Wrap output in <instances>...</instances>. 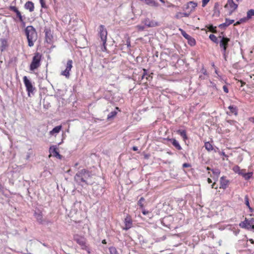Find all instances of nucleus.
<instances>
[{
  "instance_id": "obj_1",
  "label": "nucleus",
  "mask_w": 254,
  "mask_h": 254,
  "mask_svg": "<svg viewBox=\"0 0 254 254\" xmlns=\"http://www.w3.org/2000/svg\"><path fill=\"white\" fill-rule=\"evenodd\" d=\"M93 174L88 170L83 169L78 171L74 176V181L82 187L92 185L94 182L92 179Z\"/></svg>"
},
{
  "instance_id": "obj_2",
  "label": "nucleus",
  "mask_w": 254,
  "mask_h": 254,
  "mask_svg": "<svg viewBox=\"0 0 254 254\" xmlns=\"http://www.w3.org/2000/svg\"><path fill=\"white\" fill-rule=\"evenodd\" d=\"M24 32L27 39L28 46L30 47H33L38 38L35 28L33 26L29 25L25 28Z\"/></svg>"
},
{
  "instance_id": "obj_3",
  "label": "nucleus",
  "mask_w": 254,
  "mask_h": 254,
  "mask_svg": "<svg viewBox=\"0 0 254 254\" xmlns=\"http://www.w3.org/2000/svg\"><path fill=\"white\" fill-rule=\"evenodd\" d=\"M98 35L100 38L101 42H102V51H105L107 50L106 48V42H107V31L103 25H100L99 27Z\"/></svg>"
},
{
  "instance_id": "obj_4",
  "label": "nucleus",
  "mask_w": 254,
  "mask_h": 254,
  "mask_svg": "<svg viewBox=\"0 0 254 254\" xmlns=\"http://www.w3.org/2000/svg\"><path fill=\"white\" fill-rule=\"evenodd\" d=\"M42 56L39 53H36L32 58V62L30 65V70L34 71L41 65Z\"/></svg>"
},
{
  "instance_id": "obj_5",
  "label": "nucleus",
  "mask_w": 254,
  "mask_h": 254,
  "mask_svg": "<svg viewBox=\"0 0 254 254\" xmlns=\"http://www.w3.org/2000/svg\"><path fill=\"white\" fill-rule=\"evenodd\" d=\"M239 226L242 228L252 230L254 228V218H246L244 221L239 224Z\"/></svg>"
},
{
  "instance_id": "obj_6",
  "label": "nucleus",
  "mask_w": 254,
  "mask_h": 254,
  "mask_svg": "<svg viewBox=\"0 0 254 254\" xmlns=\"http://www.w3.org/2000/svg\"><path fill=\"white\" fill-rule=\"evenodd\" d=\"M233 170L239 175H242L246 180H249L253 175L252 172L246 173L245 170L240 169V168L238 166H235L233 168Z\"/></svg>"
},
{
  "instance_id": "obj_7",
  "label": "nucleus",
  "mask_w": 254,
  "mask_h": 254,
  "mask_svg": "<svg viewBox=\"0 0 254 254\" xmlns=\"http://www.w3.org/2000/svg\"><path fill=\"white\" fill-rule=\"evenodd\" d=\"M23 79L28 95V96H30V94L33 93V91L35 90V88L33 86L31 81L28 79L26 76H24Z\"/></svg>"
},
{
  "instance_id": "obj_8",
  "label": "nucleus",
  "mask_w": 254,
  "mask_h": 254,
  "mask_svg": "<svg viewBox=\"0 0 254 254\" xmlns=\"http://www.w3.org/2000/svg\"><path fill=\"white\" fill-rule=\"evenodd\" d=\"M197 6V3L194 1H190L184 5L183 8L184 10H188L190 12V14L193 12Z\"/></svg>"
},
{
  "instance_id": "obj_9",
  "label": "nucleus",
  "mask_w": 254,
  "mask_h": 254,
  "mask_svg": "<svg viewBox=\"0 0 254 254\" xmlns=\"http://www.w3.org/2000/svg\"><path fill=\"white\" fill-rule=\"evenodd\" d=\"M218 38L220 39V41L219 42L220 47L222 49V52L225 53L226 52L228 43L230 41V39L221 36H219Z\"/></svg>"
},
{
  "instance_id": "obj_10",
  "label": "nucleus",
  "mask_w": 254,
  "mask_h": 254,
  "mask_svg": "<svg viewBox=\"0 0 254 254\" xmlns=\"http://www.w3.org/2000/svg\"><path fill=\"white\" fill-rule=\"evenodd\" d=\"M73 239L80 246L82 249L87 246L86 240L84 237L78 235H75L73 237Z\"/></svg>"
},
{
  "instance_id": "obj_11",
  "label": "nucleus",
  "mask_w": 254,
  "mask_h": 254,
  "mask_svg": "<svg viewBox=\"0 0 254 254\" xmlns=\"http://www.w3.org/2000/svg\"><path fill=\"white\" fill-rule=\"evenodd\" d=\"M9 10L14 12L17 17L19 18V21L22 23L23 26H25V23L24 21L23 16H22L21 12L18 10L16 7L14 6H10L9 8Z\"/></svg>"
},
{
  "instance_id": "obj_12",
  "label": "nucleus",
  "mask_w": 254,
  "mask_h": 254,
  "mask_svg": "<svg viewBox=\"0 0 254 254\" xmlns=\"http://www.w3.org/2000/svg\"><path fill=\"white\" fill-rule=\"evenodd\" d=\"M142 23L147 27H153L159 25V23L154 20H150L148 18H146L142 21Z\"/></svg>"
},
{
  "instance_id": "obj_13",
  "label": "nucleus",
  "mask_w": 254,
  "mask_h": 254,
  "mask_svg": "<svg viewBox=\"0 0 254 254\" xmlns=\"http://www.w3.org/2000/svg\"><path fill=\"white\" fill-rule=\"evenodd\" d=\"M229 183V181L226 179V177L222 176L220 179V186L219 188L225 190L227 187Z\"/></svg>"
},
{
  "instance_id": "obj_14",
  "label": "nucleus",
  "mask_w": 254,
  "mask_h": 254,
  "mask_svg": "<svg viewBox=\"0 0 254 254\" xmlns=\"http://www.w3.org/2000/svg\"><path fill=\"white\" fill-rule=\"evenodd\" d=\"M45 39L48 43H51L52 42L53 35L50 29H45Z\"/></svg>"
},
{
  "instance_id": "obj_15",
  "label": "nucleus",
  "mask_w": 254,
  "mask_h": 254,
  "mask_svg": "<svg viewBox=\"0 0 254 254\" xmlns=\"http://www.w3.org/2000/svg\"><path fill=\"white\" fill-rule=\"evenodd\" d=\"M49 152L50 153H53L54 156L61 158L62 156L58 151L56 146L53 145L51 146L49 148Z\"/></svg>"
},
{
  "instance_id": "obj_16",
  "label": "nucleus",
  "mask_w": 254,
  "mask_h": 254,
  "mask_svg": "<svg viewBox=\"0 0 254 254\" xmlns=\"http://www.w3.org/2000/svg\"><path fill=\"white\" fill-rule=\"evenodd\" d=\"M125 227L123 228L124 230H127L132 227V221L129 217H127L125 218Z\"/></svg>"
},
{
  "instance_id": "obj_17",
  "label": "nucleus",
  "mask_w": 254,
  "mask_h": 254,
  "mask_svg": "<svg viewBox=\"0 0 254 254\" xmlns=\"http://www.w3.org/2000/svg\"><path fill=\"white\" fill-rule=\"evenodd\" d=\"M7 41L6 39L1 38L0 39V50L1 52L4 51L7 47Z\"/></svg>"
},
{
  "instance_id": "obj_18",
  "label": "nucleus",
  "mask_w": 254,
  "mask_h": 254,
  "mask_svg": "<svg viewBox=\"0 0 254 254\" xmlns=\"http://www.w3.org/2000/svg\"><path fill=\"white\" fill-rule=\"evenodd\" d=\"M34 215L37 221L40 223L42 224L43 222V214L40 211H35Z\"/></svg>"
},
{
  "instance_id": "obj_19",
  "label": "nucleus",
  "mask_w": 254,
  "mask_h": 254,
  "mask_svg": "<svg viewBox=\"0 0 254 254\" xmlns=\"http://www.w3.org/2000/svg\"><path fill=\"white\" fill-rule=\"evenodd\" d=\"M168 140L170 141L172 145L178 150H181L182 148L180 145L179 142L175 138H169Z\"/></svg>"
},
{
  "instance_id": "obj_20",
  "label": "nucleus",
  "mask_w": 254,
  "mask_h": 254,
  "mask_svg": "<svg viewBox=\"0 0 254 254\" xmlns=\"http://www.w3.org/2000/svg\"><path fill=\"white\" fill-rule=\"evenodd\" d=\"M190 15V12H178L176 13L175 17L176 19H181L183 17H188Z\"/></svg>"
},
{
  "instance_id": "obj_21",
  "label": "nucleus",
  "mask_w": 254,
  "mask_h": 254,
  "mask_svg": "<svg viewBox=\"0 0 254 254\" xmlns=\"http://www.w3.org/2000/svg\"><path fill=\"white\" fill-rule=\"evenodd\" d=\"M24 7L25 9H28L30 12H32L34 9V5L32 1H28L25 3Z\"/></svg>"
},
{
  "instance_id": "obj_22",
  "label": "nucleus",
  "mask_w": 254,
  "mask_h": 254,
  "mask_svg": "<svg viewBox=\"0 0 254 254\" xmlns=\"http://www.w3.org/2000/svg\"><path fill=\"white\" fill-rule=\"evenodd\" d=\"M234 22V20L229 19L226 18L225 22L222 24L219 25V27L220 28H225L230 25L232 24Z\"/></svg>"
},
{
  "instance_id": "obj_23",
  "label": "nucleus",
  "mask_w": 254,
  "mask_h": 254,
  "mask_svg": "<svg viewBox=\"0 0 254 254\" xmlns=\"http://www.w3.org/2000/svg\"><path fill=\"white\" fill-rule=\"evenodd\" d=\"M62 127V126H58L55 127L52 130L50 131L49 134L51 135H56V134L60 132Z\"/></svg>"
},
{
  "instance_id": "obj_24",
  "label": "nucleus",
  "mask_w": 254,
  "mask_h": 254,
  "mask_svg": "<svg viewBox=\"0 0 254 254\" xmlns=\"http://www.w3.org/2000/svg\"><path fill=\"white\" fill-rule=\"evenodd\" d=\"M227 4L229 5L231 8L233 9L232 12L236 9L238 7V4H236L233 0H228Z\"/></svg>"
},
{
  "instance_id": "obj_25",
  "label": "nucleus",
  "mask_w": 254,
  "mask_h": 254,
  "mask_svg": "<svg viewBox=\"0 0 254 254\" xmlns=\"http://www.w3.org/2000/svg\"><path fill=\"white\" fill-rule=\"evenodd\" d=\"M228 109L230 110L231 114H233L235 116L238 115V109L236 106L230 105L228 107Z\"/></svg>"
},
{
  "instance_id": "obj_26",
  "label": "nucleus",
  "mask_w": 254,
  "mask_h": 254,
  "mask_svg": "<svg viewBox=\"0 0 254 254\" xmlns=\"http://www.w3.org/2000/svg\"><path fill=\"white\" fill-rule=\"evenodd\" d=\"M177 132L183 137L184 140H186L188 138L186 131L185 130L179 129L177 131Z\"/></svg>"
},
{
  "instance_id": "obj_27",
  "label": "nucleus",
  "mask_w": 254,
  "mask_h": 254,
  "mask_svg": "<svg viewBox=\"0 0 254 254\" xmlns=\"http://www.w3.org/2000/svg\"><path fill=\"white\" fill-rule=\"evenodd\" d=\"M211 171L214 176L216 177V180H218L220 174V171L218 169H212Z\"/></svg>"
},
{
  "instance_id": "obj_28",
  "label": "nucleus",
  "mask_w": 254,
  "mask_h": 254,
  "mask_svg": "<svg viewBox=\"0 0 254 254\" xmlns=\"http://www.w3.org/2000/svg\"><path fill=\"white\" fill-rule=\"evenodd\" d=\"M204 146L205 149L208 151H212L213 149V147L212 145V144L209 143V142H206L205 143Z\"/></svg>"
},
{
  "instance_id": "obj_29",
  "label": "nucleus",
  "mask_w": 254,
  "mask_h": 254,
  "mask_svg": "<svg viewBox=\"0 0 254 254\" xmlns=\"http://www.w3.org/2000/svg\"><path fill=\"white\" fill-rule=\"evenodd\" d=\"M209 38L214 43H215L216 44H218L219 43L218 38L216 37V36L215 35H214V34H210L209 36Z\"/></svg>"
},
{
  "instance_id": "obj_30",
  "label": "nucleus",
  "mask_w": 254,
  "mask_h": 254,
  "mask_svg": "<svg viewBox=\"0 0 254 254\" xmlns=\"http://www.w3.org/2000/svg\"><path fill=\"white\" fill-rule=\"evenodd\" d=\"M245 201L246 205L248 206V207L250 209V211L252 212L253 211V209L250 206V203H249V197H248V196L247 195H245Z\"/></svg>"
},
{
  "instance_id": "obj_31",
  "label": "nucleus",
  "mask_w": 254,
  "mask_h": 254,
  "mask_svg": "<svg viewBox=\"0 0 254 254\" xmlns=\"http://www.w3.org/2000/svg\"><path fill=\"white\" fill-rule=\"evenodd\" d=\"M72 67V61L71 60H69L67 62L65 69L68 70L69 71H70Z\"/></svg>"
},
{
  "instance_id": "obj_32",
  "label": "nucleus",
  "mask_w": 254,
  "mask_h": 254,
  "mask_svg": "<svg viewBox=\"0 0 254 254\" xmlns=\"http://www.w3.org/2000/svg\"><path fill=\"white\" fill-rule=\"evenodd\" d=\"M188 42L191 46H194L196 43L195 39L191 36L188 39Z\"/></svg>"
},
{
  "instance_id": "obj_33",
  "label": "nucleus",
  "mask_w": 254,
  "mask_h": 254,
  "mask_svg": "<svg viewBox=\"0 0 254 254\" xmlns=\"http://www.w3.org/2000/svg\"><path fill=\"white\" fill-rule=\"evenodd\" d=\"M117 114V112L116 111H114L111 112L109 114V115L107 116V119L108 120H111L114 118Z\"/></svg>"
},
{
  "instance_id": "obj_34",
  "label": "nucleus",
  "mask_w": 254,
  "mask_h": 254,
  "mask_svg": "<svg viewBox=\"0 0 254 254\" xmlns=\"http://www.w3.org/2000/svg\"><path fill=\"white\" fill-rule=\"evenodd\" d=\"M247 18L251 19L252 16H254V9H251L249 10L247 13Z\"/></svg>"
},
{
  "instance_id": "obj_35",
  "label": "nucleus",
  "mask_w": 254,
  "mask_h": 254,
  "mask_svg": "<svg viewBox=\"0 0 254 254\" xmlns=\"http://www.w3.org/2000/svg\"><path fill=\"white\" fill-rule=\"evenodd\" d=\"M109 252L110 254H119L116 249V248L114 247H110Z\"/></svg>"
},
{
  "instance_id": "obj_36",
  "label": "nucleus",
  "mask_w": 254,
  "mask_h": 254,
  "mask_svg": "<svg viewBox=\"0 0 254 254\" xmlns=\"http://www.w3.org/2000/svg\"><path fill=\"white\" fill-rule=\"evenodd\" d=\"M145 201V199L143 197H141L139 200H138V202H137V204L140 207V208L141 209L143 208V207H144V205H143V202Z\"/></svg>"
},
{
  "instance_id": "obj_37",
  "label": "nucleus",
  "mask_w": 254,
  "mask_h": 254,
  "mask_svg": "<svg viewBox=\"0 0 254 254\" xmlns=\"http://www.w3.org/2000/svg\"><path fill=\"white\" fill-rule=\"evenodd\" d=\"M69 71L68 70L65 69L62 72L61 74L65 76L66 78H68L69 77Z\"/></svg>"
},
{
  "instance_id": "obj_38",
  "label": "nucleus",
  "mask_w": 254,
  "mask_h": 254,
  "mask_svg": "<svg viewBox=\"0 0 254 254\" xmlns=\"http://www.w3.org/2000/svg\"><path fill=\"white\" fill-rule=\"evenodd\" d=\"M210 0H202V6L204 7L208 3Z\"/></svg>"
},
{
  "instance_id": "obj_39",
  "label": "nucleus",
  "mask_w": 254,
  "mask_h": 254,
  "mask_svg": "<svg viewBox=\"0 0 254 254\" xmlns=\"http://www.w3.org/2000/svg\"><path fill=\"white\" fill-rule=\"evenodd\" d=\"M136 27H137V29L140 31H143L145 29L144 26H142V25H137Z\"/></svg>"
},
{
  "instance_id": "obj_40",
  "label": "nucleus",
  "mask_w": 254,
  "mask_h": 254,
  "mask_svg": "<svg viewBox=\"0 0 254 254\" xmlns=\"http://www.w3.org/2000/svg\"><path fill=\"white\" fill-rule=\"evenodd\" d=\"M82 250H85L88 254L90 253V249L87 245L83 248Z\"/></svg>"
},
{
  "instance_id": "obj_41",
  "label": "nucleus",
  "mask_w": 254,
  "mask_h": 254,
  "mask_svg": "<svg viewBox=\"0 0 254 254\" xmlns=\"http://www.w3.org/2000/svg\"><path fill=\"white\" fill-rule=\"evenodd\" d=\"M146 75H147V70L143 69V73L142 75L141 79H143L144 78H145Z\"/></svg>"
},
{
  "instance_id": "obj_42",
  "label": "nucleus",
  "mask_w": 254,
  "mask_h": 254,
  "mask_svg": "<svg viewBox=\"0 0 254 254\" xmlns=\"http://www.w3.org/2000/svg\"><path fill=\"white\" fill-rule=\"evenodd\" d=\"M227 123L231 125H234L236 124V122L234 120H228L227 121Z\"/></svg>"
},
{
  "instance_id": "obj_43",
  "label": "nucleus",
  "mask_w": 254,
  "mask_h": 254,
  "mask_svg": "<svg viewBox=\"0 0 254 254\" xmlns=\"http://www.w3.org/2000/svg\"><path fill=\"white\" fill-rule=\"evenodd\" d=\"M223 89L225 93H228L229 90H228V88H227V87L226 85H224L223 86Z\"/></svg>"
},
{
  "instance_id": "obj_44",
  "label": "nucleus",
  "mask_w": 254,
  "mask_h": 254,
  "mask_svg": "<svg viewBox=\"0 0 254 254\" xmlns=\"http://www.w3.org/2000/svg\"><path fill=\"white\" fill-rule=\"evenodd\" d=\"M142 213H143V214L146 215H147V214H148L149 213V212L147 210H145L144 209H142Z\"/></svg>"
},
{
  "instance_id": "obj_45",
  "label": "nucleus",
  "mask_w": 254,
  "mask_h": 254,
  "mask_svg": "<svg viewBox=\"0 0 254 254\" xmlns=\"http://www.w3.org/2000/svg\"><path fill=\"white\" fill-rule=\"evenodd\" d=\"M249 19V18H247V16L246 17H244V18H242L241 19H240V21L242 22H245L247 20Z\"/></svg>"
},
{
  "instance_id": "obj_46",
  "label": "nucleus",
  "mask_w": 254,
  "mask_h": 254,
  "mask_svg": "<svg viewBox=\"0 0 254 254\" xmlns=\"http://www.w3.org/2000/svg\"><path fill=\"white\" fill-rule=\"evenodd\" d=\"M211 188L215 189H218L217 186H216V182H214L212 184V185H211Z\"/></svg>"
},
{
  "instance_id": "obj_47",
  "label": "nucleus",
  "mask_w": 254,
  "mask_h": 254,
  "mask_svg": "<svg viewBox=\"0 0 254 254\" xmlns=\"http://www.w3.org/2000/svg\"><path fill=\"white\" fill-rule=\"evenodd\" d=\"M201 71H202V73H203V74H204V75H206V76L207 75V71L205 69H204V68H202L201 69Z\"/></svg>"
},
{
  "instance_id": "obj_48",
  "label": "nucleus",
  "mask_w": 254,
  "mask_h": 254,
  "mask_svg": "<svg viewBox=\"0 0 254 254\" xmlns=\"http://www.w3.org/2000/svg\"><path fill=\"white\" fill-rule=\"evenodd\" d=\"M183 167L184 168L190 167V165L189 163H184L183 165Z\"/></svg>"
},
{
  "instance_id": "obj_49",
  "label": "nucleus",
  "mask_w": 254,
  "mask_h": 254,
  "mask_svg": "<svg viewBox=\"0 0 254 254\" xmlns=\"http://www.w3.org/2000/svg\"><path fill=\"white\" fill-rule=\"evenodd\" d=\"M238 81L241 83V87L243 86L244 85L246 84V82H245L244 81H243L242 80H238Z\"/></svg>"
},
{
  "instance_id": "obj_50",
  "label": "nucleus",
  "mask_w": 254,
  "mask_h": 254,
  "mask_svg": "<svg viewBox=\"0 0 254 254\" xmlns=\"http://www.w3.org/2000/svg\"><path fill=\"white\" fill-rule=\"evenodd\" d=\"M183 37L184 38H185L187 40H188V39H189V38L190 37V35H189V34H188L187 33H186V34H185Z\"/></svg>"
},
{
  "instance_id": "obj_51",
  "label": "nucleus",
  "mask_w": 254,
  "mask_h": 254,
  "mask_svg": "<svg viewBox=\"0 0 254 254\" xmlns=\"http://www.w3.org/2000/svg\"><path fill=\"white\" fill-rule=\"evenodd\" d=\"M152 77L150 75H148L147 74V75H146V77H145V78L146 79V80H150V78H152Z\"/></svg>"
},
{
  "instance_id": "obj_52",
  "label": "nucleus",
  "mask_w": 254,
  "mask_h": 254,
  "mask_svg": "<svg viewBox=\"0 0 254 254\" xmlns=\"http://www.w3.org/2000/svg\"><path fill=\"white\" fill-rule=\"evenodd\" d=\"M40 3L42 7H44V5L45 4L43 0H40Z\"/></svg>"
},
{
  "instance_id": "obj_53",
  "label": "nucleus",
  "mask_w": 254,
  "mask_h": 254,
  "mask_svg": "<svg viewBox=\"0 0 254 254\" xmlns=\"http://www.w3.org/2000/svg\"><path fill=\"white\" fill-rule=\"evenodd\" d=\"M206 75H200L199 76V78L201 79H204L205 78Z\"/></svg>"
},
{
  "instance_id": "obj_54",
  "label": "nucleus",
  "mask_w": 254,
  "mask_h": 254,
  "mask_svg": "<svg viewBox=\"0 0 254 254\" xmlns=\"http://www.w3.org/2000/svg\"><path fill=\"white\" fill-rule=\"evenodd\" d=\"M180 30L181 31V34L183 36L186 34L187 33L183 30L180 29Z\"/></svg>"
},
{
  "instance_id": "obj_55",
  "label": "nucleus",
  "mask_w": 254,
  "mask_h": 254,
  "mask_svg": "<svg viewBox=\"0 0 254 254\" xmlns=\"http://www.w3.org/2000/svg\"><path fill=\"white\" fill-rule=\"evenodd\" d=\"M132 149H133V150H134V151H137V150H138V148H137V147H136V146H133V147H132Z\"/></svg>"
},
{
  "instance_id": "obj_56",
  "label": "nucleus",
  "mask_w": 254,
  "mask_h": 254,
  "mask_svg": "<svg viewBox=\"0 0 254 254\" xmlns=\"http://www.w3.org/2000/svg\"><path fill=\"white\" fill-rule=\"evenodd\" d=\"M250 121L254 124V118H250Z\"/></svg>"
},
{
  "instance_id": "obj_57",
  "label": "nucleus",
  "mask_w": 254,
  "mask_h": 254,
  "mask_svg": "<svg viewBox=\"0 0 254 254\" xmlns=\"http://www.w3.org/2000/svg\"><path fill=\"white\" fill-rule=\"evenodd\" d=\"M207 181L208 183H209V184H210L212 183V180L210 178H208Z\"/></svg>"
},
{
  "instance_id": "obj_58",
  "label": "nucleus",
  "mask_w": 254,
  "mask_h": 254,
  "mask_svg": "<svg viewBox=\"0 0 254 254\" xmlns=\"http://www.w3.org/2000/svg\"><path fill=\"white\" fill-rule=\"evenodd\" d=\"M222 53H223V55L224 58L225 59V60H226V52L225 53H223V52H222Z\"/></svg>"
},
{
  "instance_id": "obj_59",
  "label": "nucleus",
  "mask_w": 254,
  "mask_h": 254,
  "mask_svg": "<svg viewBox=\"0 0 254 254\" xmlns=\"http://www.w3.org/2000/svg\"><path fill=\"white\" fill-rule=\"evenodd\" d=\"M249 241L253 244H254V240L252 239H249Z\"/></svg>"
},
{
  "instance_id": "obj_60",
  "label": "nucleus",
  "mask_w": 254,
  "mask_h": 254,
  "mask_svg": "<svg viewBox=\"0 0 254 254\" xmlns=\"http://www.w3.org/2000/svg\"><path fill=\"white\" fill-rule=\"evenodd\" d=\"M241 23V22L240 21V20L239 21H238L234 25H237L240 24Z\"/></svg>"
},
{
  "instance_id": "obj_61",
  "label": "nucleus",
  "mask_w": 254,
  "mask_h": 254,
  "mask_svg": "<svg viewBox=\"0 0 254 254\" xmlns=\"http://www.w3.org/2000/svg\"><path fill=\"white\" fill-rule=\"evenodd\" d=\"M168 7H176V5H175L174 4H173L171 3V4L168 6Z\"/></svg>"
},
{
  "instance_id": "obj_62",
  "label": "nucleus",
  "mask_w": 254,
  "mask_h": 254,
  "mask_svg": "<svg viewBox=\"0 0 254 254\" xmlns=\"http://www.w3.org/2000/svg\"><path fill=\"white\" fill-rule=\"evenodd\" d=\"M102 243L103 244H106L107 243L106 240H102Z\"/></svg>"
},
{
  "instance_id": "obj_63",
  "label": "nucleus",
  "mask_w": 254,
  "mask_h": 254,
  "mask_svg": "<svg viewBox=\"0 0 254 254\" xmlns=\"http://www.w3.org/2000/svg\"><path fill=\"white\" fill-rule=\"evenodd\" d=\"M127 46L128 47L130 46V42L129 41H127Z\"/></svg>"
},
{
  "instance_id": "obj_64",
  "label": "nucleus",
  "mask_w": 254,
  "mask_h": 254,
  "mask_svg": "<svg viewBox=\"0 0 254 254\" xmlns=\"http://www.w3.org/2000/svg\"><path fill=\"white\" fill-rule=\"evenodd\" d=\"M213 178L214 180L215 181V182H216V181H217V180H216V177L214 176V177H213Z\"/></svg>"
}]
</instances>
